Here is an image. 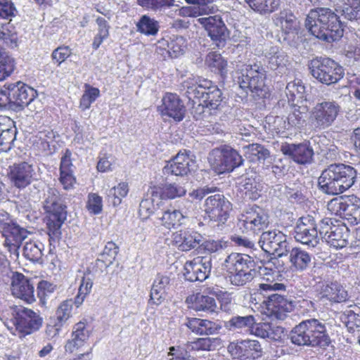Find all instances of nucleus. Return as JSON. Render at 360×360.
Here are the masks:
<instances>
[{
  "instance_id": "obj_1",
  "label": "nucleus",
  "mask_w": 360,
  "mask_h": 360,
  "mask_svg": "<svg viewBox=\"0 0 360 360\" xmlns=\"http://www.w3.org/2000/svg\"><path fill=\"white\" fill-rule=\"evenodd\" d=\"M305 25L312 35L328 43L340 39L343 35L339 17L328 8L311 10L307 16Z\"/></svg>"
},
{
  "instance_id": "obj_2",
  "label": "nucleus",
  "mask_w": 360,
  "mask_h": 360,
  "mask_svg": "<svg viewBox=\"0 0 360 360\" xmlns=\"http://www.w3.org/2000/svg\"><path fill=\"white\" fill-rule=\"evenodd\" d=\"M356 178V169L344 164H332L319 178L320 189L328 195H338L351 188Z\"/></svg>"
},
{
  "instance_id": "obj_3",
  "label": "nucleus",
  "mask_w": 360,
  "mask_h": 360,
  "mask_svg": "<svg viewBox=\"0 0 360 360\" xmlns=\"http://www.w3.org/2000/svg\"><path fill=\"white\" fill-rule=\"evenodd\" d=\"M3 316L8 329L20 338L38 330L43 322L39 314L22 306L10 307Z\"/></svg>"
},
{
  "instance_id": "obj_4",
  "label": "nucleus",
  "mask_w": 360,
  "mask_h": 360,
  "mask_svg": "<svg viewBox=\"0 0 360 360\" xmlns=\"http://www.w3.org/2000/svg\"><path fill=\"white\" fill-rule=\"evenodd\" d=\"M290 340L298 346L324 347L330 342L325 323L316 319L302 321L293 328Z\"/></svg>"
},
{
  "instance_id": "obj_5",
  "label": "nucleus",
  "mask_w": 360,
  "mask_h": 360,
  "mask_svg": "<svg viewBox=\"0 0 360 360\" xmlns=\"http://www.w3.org/2000/svg\"><path fill=\"white\" fill-rule=\"evenodd\" d=\"M66 206L63 203L58 191L49 188L45 194L44 209L47 215V228L51 238H58L60 228L67 217Z\"/></svg>"
},
{
  "instance_id": "obj_6",
  "label": "nucleus",
  "mask_w": 360,
  "mask_h": 360,
  "mask_svg": "<svg viewBox=\"0 0 360 360\" xmlns=\"http://www.w3.org/2000/svg\"><path fill=\"white\" fill-rule=\"evenodd\" d=\"M222 266L231 284L243 285L252 278L250 271L255 261L248 255L232 252L225 259Z\"/></svg>"
},
{
  "instance_id": "obj_7",
  "label": "nucleus",
  "mask_w": 360,
  "mask_h": 360,
  "mask_svg": "<svg viewBox=\"0 0 360 360\" xmlns=\"http://www.w3.org/2000/svg\"><path fill=\"white\" fill-rule=\"evenodd\" d=\"M311 75L319 82L330 85L339 82L344 76V70L329 58H316L309 63Z\"/></svg>"
},
{
  "instance_id": "obj_8",
  "label": "nucleus",
  "mask_w": 360,
  "mask_h": 360,
  "mask_svg": "<svg viewBox=\"0 0 360 360\" xmlns=\"http://www.w3.org/2000/svg\"><path fill=\"white\" fill-rule=\"evenodd\" d=\"M208 160L212 169L217 174L231 172L243 161L237 150L227 146L213 149L209 154Z\"/></svg>"
},
{
  "instance_id": "obj_9",
  "label": "nucleus",
  "mask_w": 360,
  "mask_h": 360,
  "mask_svg": "<svg viewBox=\"0 0 360 360\" xmlns=\"http://www.w3.org/2000/svg\"><path fill=\"white\" fill-rule=\"evenodd\" d=\"M269 216L258 206H252L245 210L239 217L237 226L247 234H256L268 226Z\"/></svg>"
},
{
  "instance_id": "obj_10",
  "label": "nucleus",
  "mask_w": 360,
  "mask_h": 360,
  "mask_svg": "<svg viewBox=\"0 0 360 360\" xmlns=\"http://www.w3.org/2000/svg\"><path fill=\"white\" fill-rule=\"evenodd\" d=\"M319 233L334 249H342L349 244V229L342 222L336 221L334 224L331 219L326 218L321 221Z\"/></svg>"
},
{
  "instance_id": "obj_11",
  "label": "nucleus",
  "mask_w": 360,
  "mask_h": 360,
  "mask_svg": "<svg viewBox=\"0 0 360 360\" xmlns=\"http://www.w3.org/2000/svg\"><path fill=\"white\" fill-rule=\"evenodd\" d=\"M238 83L241 89L258 93L264 86L265 70L257 64H243L239 69Z\"/></svg>"
},
{
  "instance_id": "obj_12",
  "label": "nucleus",
  "mask_w": 360,
  "mask_h": 360,
  "mask_svg": "<svg viewBox=\"0 0 360 360\" xmlns=\"http://www.w3.org/2000/svg\"><path fill=\"white\" fill-rule=\"evenodd\" d=\"M259 244L264 252L278 257L285 255L290 248L287 236L278 229L263 232Z\"/></svg>"
},
{
  "instance_id": "obj_13",
  "label": "nucleus",
  "mask_w": 360,
  "mask_h": 360,
  "mask_svg": "<svg viewBox=\"0 0 360 360\" xmlns=\"http://www.w3.org/2000/svg\"><path fill=\"white\" fill-rule=\"evenodd\" d=\"M341 110L340 105L335 101L318 103L312 108L311 118L316 127L326 129L333 124Z\"/></svg>"
},
{
  "instance_id": "obj_14",
  "label": "nucleus",
  "mask_w": 360,
  "mask_h": 360,
  "mask_svg": "<svg viewBox=\"0 0 360 360\" xmlns=\"http://www.w3.org/2000/svg\"><path fill=\"white\" fill-rule=\"evenodd\" d=\"M7 178L12 186L20 190L25 188L37 179L34 166L27 162L14 163L9 166Z\"/></svg>"
},
{
  "instance_id": "obj_15",
  "label": "nucleus",
  "mask_w": 360,
  "mask_h": 360,
  "mask_svg": "<svg viewBox=\"0 0 360 360\" xmlns=\"http://www.w3.org/2000/svg\"><path fill=\"white\" fill-rule=\"evenodd\" d=\"M281 269L280 261L276 258L271 259L260 266L259 273L265 282L259 284V289L264 291L284 290L285 285L276 282L282 276Z\"/></svg>"
},
{
  "instance_id": "obj_16",
  "label": "nucleus",
  "mask_w": 360,
  "mask_h": 360,
  "mask_svg": "<svg viewBox=\"0 0 360 360\" xmlns=\"http://www.w3.org/2000/svg\"><path fill=\"white\" fill-rule=\"evenodd\" d=\"M0 229L4 238V246L11 253L18 255L21 243L27 236V231L8 219L0 220Z\"/></svg>"
},
{
  "instance_id": "obj_17",
  "label": "nucleus",
  "mask_w": 360,
  "mask_h": 360,
  "mask_svg": "<svg viewBox=\"0 0 360 360\" xmlns=\"http://www.w3.org/2000/svg\"><path fill=\"white\" fill-rule=\"evenodd\" d=\"M294 237L302 244L316 246L319 237L314 217L309 215L300 217L295 227Z\"/></svg>"
},
{
  "instance_id": "obj_18",
  "label": "nucleus",
  "mask_w": 360,
  "mask_h": 360,
  "mask_svg": "<svg viewBox=\"0 0 360 360\" xmlns=\"http://www.w3.org/2000/svg\"><path fill=\"white\" fill-rule=\"evenodd\" d=\"M231 210V202L221 194L211 195L205 200V212L212 221L225 223Z\"/></svg>"
},
{
  "instance_id": "obj_19",
  "label": "nucleus",
  "mask_w": 360,
  "mask_h": 360,
  "mask_svg": "<svg viewBox=\"0 0 360 360\" xmlns=\"http://www.w3.org/2000/svg\"><path fill=\"white\" fill-rule=\"evenodd\" d=\"M184 275L186 280L203 281L208 278L212 269V258L210 255L198 256L184 264Z\"/></svg>"
},
{
  "instance_id": "obj_20",
  "label": "nucleus",
  "mask_w": 360,
  "mask_h": 360,
  "mask_svg": "<svg viewBox=\"0 0 360 360\" xmlns=\"http://www.w3.org/2000/svg\"><path fill=\"white\" fill-rule=\"evenodd\" d=\"M228 352L233 359L254 360L262 355V348L258 340H244L238 342H231Z\"/></svg>"
},
{
  "instance_id": "obj_21",
  "label": "nucleus",
  "mask_w": 360,
  "mask_h": 360,
  "mask_svg": "<svg viewBox=\"0 0 360 360\" xmlns=\"http://www.w3.org/2000/svg\"><path fill=\"white\" fill-rule=\"evenodd\" d=\"M158 111L162 116L172 118L176 122L181 121L185 115V106L179 96L176 94L166 93L162 98Z\"/></svg>"
},
{
  "instance_id": "obj_22",
  "label": "nucleus",
  "mask_w": 360,
  "mask_h": 360,
  "mask_svg": "<svg viewBox=\"0 0 360 360\" xmlns=\"http://www.w3.org/2000/svg\"><path fill=\"white\" fill-rule=\"evenodd\" d=\"M11 290L13 296L27 303L31 304L35 301L34 286L22 274L16 272L13 274Z\"/></svg>"
},
{
  "instance_id": "obj_23",
  "label": "nucleus",
  "mask_w": 360,
  "mask_h": 360,
  "mask_svg": "<svg viewBox=\"0 0 360 360\" xmlns=\"http://www.w3.org/2000/svg\"><path fill=\"white\" fill-rule=\"evenodd\" d=\"M263 303L266 306L267 315L279 320H284L287 313L292 309V303L277 293L268 295L267 300H264Z\"/></svg>"
},
{
  "instance_id": "obj_24",
  "label": "nucleus",
  "mask_w": 360,
  "mask_h": 360,
  "mask_svg": "<svg viewBox=\"0 0 360 360\" xmlns=\"http://www.w3.org/2000/svg\"><path fill=\"white\" fill-rule=\"evenodd\" d=\"M281 151L295 162L303 165L311 162L314 155V150L307 142L298 144L285 143L281 146Z\"/></svg>"
},
{
  "instance_id": "obj_25",
  "label": "nucleus",
  "mask_w": 360,
  "mask_h": 360,
  "mask_svg": "<svg viewBox=\"0 0 360 360\" xmlns=\"http://www.w3.org/2000/svg\"><path fill=\"white\" fill-rule=\"evenodd\" d=\"M200 91L196 98L199 100L200 105L210 109H217L222 101L221 90L210 80H203L200 85Z\"/></svg>"
},
{
  "instance_id": "obj_26",
  "label": "nucleus",
  "mask_w": 360,
  "mask_h": 360,
  "mask_svg": "<svg viewBox=\"0 0 360 360\" xmlns=\"http://www.w3.org/2000/svg\"><path fill=\"white\" fill-rule=\"evenodd\" d=\"M11 103L19 107L28 105L37 96V91L28 85L18 82L8 85Z\"/></svg>"
},
{
  "instance_id": "obj_27",
  "label": "nucleus",
  "mask_w": 360,
  "mask_h": 360,
  "mask_svg": "<svg viewBox=\"0 0 360 360\" xmlns=\"http://www.w3.org/2000/svg\"><path fill=\"white\" fill-rule=\"evenodd\" d=\"M193 165L194 161L186 151L179 152L164 167L163 172L165 174L184 176L187 174Z\"/></svg>"
},
{
  "instance_id": "obj_28",
  "label": "nucleus",
  "mask_w": 360,
  "mask_h": 360,
  "mask_svg": "<svg viewBox=\"0 0 360 360\" xmlns=\"http://www.w3.org/2000/svg\"><path fill=\"white\" fill-rule=\"evenodd\" d=\"M202 241V235L192 230H180L172 234V243L181 251L194 249Z\"/></svg>"
},
{
  "instance_id": "obj_29",
  "label": "nucleus",
  "mask_w": 360,
  "mask_h": 360,
  "mask_svg": "<svg viewBox=\"0 0 360 360\" xmlns=\"http://www.w3.org/2000/svg\"><path fill=\"white\" fill-rule=\"evenodd\" d=\"M213 41H224L227 37V29L219 15L209 16L198 19Z\"/></svg>"
},
{
  "instance_id": "obj_30",
  "label": "nucleus",
  "mask_w": 360,
  "mask_h": 360,
  "mask_svg": "<svg viewBox=\"0 0 360 360\" xmlns=\"http://www.w3.org/2000/svg\"><path fill=\"white\" fill-rule=\"evenodd\" d=\"M17 129L8 117H0V153L10 150L16 139Z\"/></svg>"
},
{
  "instance_id": "obj_31",
  "label": "nucleus",
  "mask_w": 360,
  "mask_h": 360,
  "mask_svg": "<svg viewBox=\"0 0 360 360\" xmlns=\"http://www.w3.org/2000/svg\"><path fill=\"white\" fill-rule=\"evenodd\" d=\"M90 331L86 328L85 323L80 321L74 326L72 338L65 345L66 352L70 353L84 345L89 339Z\"/></svg>"
},
{
  "instance_id": "obj_32",
  "label": "nucleus",
  "mask_w": 360,
  "mask_h": 360,
  "mask_svg": "<svg viewBox=\"0 0 360 360\" xmlns=\"http://www.w3.org/2000/svg\"><path fill=\"white\" fill-rule=\"evenodd\" d=\"M264 54L271 70L283 68L289 63L287 54L278 46H267Z\"/></svg>"
},
{
  "instance_id": "obj_33",
  "label": "nucleus",
  "mask_w": 360,
  "mask_h": 360,
  "mask_svg": "<svg viewBox=\"0 0 360 360\" xmlns=\"http://www.w3.org/2000/svg\"><path fill=\"white\" fill-rule=\"evenodd\" d=\"M274 25L284 34L296 32L297 22L295 16L286 11H282L273 17Z\"/></svg>"
},
{
  "instance_id": "obj_34",
  "label": "nucleus",
  "mask_w": 360,
  "mask_h": 360,
  "mask_svg": "<svg viewBox=\"0 0 360 360\" xmlns=\"http://www.w3.org/2000/svg\"><path fill=\"white\" fill-rule=\"evenodd\" d=\"M186 326L194 333L199 335H209L217 333L221 327L209 320L198 318L189 319Z\"/></svg>"
},
{
  "instance_id": "obj_35",
  "label": "nucleus",
  "mask_w": 360,
  "mask_h": 360,
  "mask_svg": "<svg viewBox=\"0 0 360 360\" xmlns=\"http://www.w3.org/2000/svg\"><path fill=\"white\" fill-rule=\"evenodd\" d=\"M170 279L167 276L158 275L155 278L150 294V303L158 305L166 297V290L169 285Z\"/></svg>"
},
{
  "instance_id": "obj_36",
  "label": "nucleus",
  "mask_w": 360,
  "mask_h": 360,
  "mask_svg": "<svg viewBox=\"0 0 360 360\" xmlns=\"http://www.w3.org/2000/svg\"><path fill=\"white\" fill-rule=\"evenodd\" d=\"M186 302L191 304V308L200 311L214 312L217 308L215 299L201 293L193 295L186 299Z\"/></svg>"
},
{
  "instance_id": "obj_37",
  "label": "nucleus",
  "mask_w": 360,
  "mask_h": 360,
  "mask_svg": "<svg viewBox=\"0 0 360 360\" xmlns=\"http://www.w3.org/2000/svg\"><path fill=\"white\" fill-rule=\"evenodd\" d=\"M289 262L290 266L295 271H302L305 270L311 262V255L300 248H294L289 250Z\"/></svg>"
},
{
  "instance_id": "obj_38",
  "label": "nucleus",
  "mask_w": 360,
  "mask_h": 360,
  "mask_svg": "<svg viewBox=\"0 0 360 360\" xmlns=\"http://www.w3.org/2000/svg\"><path fill=\"white\" fill-rule=\"evenodd\" d=\"M192 5L184 6L180 9V13L184 16L197 17L202 15L214 13L217 11L216 6L212 3L207 2H190Z\"/></svg>"
},
{
  "instance_id": "obj_39",
  "label": "nucleus",
  "mask_w": 360,
  "mask_h": 360,
  "mask_svg": "<svg viewBox=\"0 0 360 360\" xmlns=\"http://www.w3.org/2000/svg\"><path fill=\"white\" fill-rule=\"evenodd\" d=\"M186 193V188L176 183H167L154 190V194L163 200H172L184 196Z\"/></svg>"
},
{
  "instance_id": "obj_40",
  "label": "nucleus",
  "mask_w": 360,
  "mask_h": 360,
  "mask_svg": "<svg viewBox=\"0 0 360 360\" xmlns=\"http://www.w3.org/2000/svg\"><path fill=\"white\" fill-rule=\"evenodd\" d=\"M338 11L350 21H360V0H340Z\"/></svg>"
},
{
  "instance_id": "obj_41",
  "label": "nucleus",
  "mask_w": 360,
  "mask_h": 360,
  "mask_svg": "<svg viewBox=\"0 0 360 360\" xmlns=\"http://www.w3.org/2000/svg\"><path fill=\"white\" fill-rule=\"evenodd\" d=\"M320 293L323 297L334 302H343L347 297V291L336 282L323 284Z\"/></svg>"
},
{
  "instance_id": "obj_42",
  "label": "nucleus",
  "mask_w": 360,
  "mask_h": 360,
  "mask_svg": "<svg viewBox=\"0 0 360 360\" xmlns=\"http://www.w3.org/2000/svg\"><path fill=\"white\" fill-rule=\"evenodd\" d=\"M167 47V53L171 58H176L182 55L186 49V40L182 37H176L168 41L164 39L158 41L157 50Z\"/></svg>"
},
{
  "instance_id": "obj_43",
  "label": "nucleus",
  "mask_w": 360,
  "mask_h": 360,
  "mask_svg": "<svg viewBox=\"0 0 360 360\" xmlns=\"http://www.w3.org/2000/svg\"><path fill=\"white\" fill-rule=\"evenodd\" d=\"M186 216L180 210L168 209L165 210L162 216L158 218L161 225L166 229H176L183 224Z\"/></svg>"
},
{
  "instance_id": "obj_44",
  "label": "nucleus",
  "mask_w": 360,
  "mask_h": 360,
  "mask_svg": "<svg viewBox=\"0 0 360 360\" xmlns=\"http://www.w3.org/2000/svg\"><path fill=\"white\" fill-rule=\"evenodd\" d=\"M344 218L353 224H360V198L356 195H347Z\"/></svg>"
},
{
  "instance_id": "obj_45",
  "label": "nucleus",
  "mask_w": 360,
  "mask_h": 360,
  "mask_svg": "<svg viewBox=\"0 0 360 360\" xmlns=\"http://www.w3.org/2000/svg\"><path fill=\"white\" fill-rule=\"evenodd\" d=\"M248 6L262 15L274 12L280 6V0H244Z\"/></svg>"
},
{
  "instance_id": "obj_46",
  "label": "nucleus",
  "mask_w": 360,
  "mask_h": 360,
  "mask_svg": "<svg viewBox=\"0 0 360 360\" xmlns=\"http://www.w3.org/2000/svg\"><path fill=\"white\" fill-rule=\"evenodd\" d=\"M136 30L146 36H155L158 34L160 25L158 21L148 15H143L136 23Z\"/></svg>"
},
{
  "instance_id": "obj_47",
  "label": "nucleus",
  "mask_w": 360,
  "mask_h": 360,
  "mask_svg": "<svg viewBox=\"0 0 360 360\" xmlns=\"http://www.w3.org/2000/svg\"><path fill=\"white\" fill-rule=\"evenodd\" d=\"M243 186L246 197L251 200L257 199L263 188L259 176L255 174L245 178Z\"/></svg>"
},
{
  "instance_id": "obj_48",
  "label": "nucleus",
  "mask_w": 360,
  "mask_h": 360,
  "mask_svg": "<svg viewBox=\"0 0 360 360\" xmlns=\"http://www.w3.org/2000/svg\"><path fill=\"white\" fill-rule=\"evenodd\" d=\"M44 245L38 240H30L26 242L23 246V255L27 259L32 262L41 261Z\"/></svg>"
},
{
  "instance_id": "obj_49",
  "label": "nucleus",
  "mask_w": 360,
  "mask_h": 360,
  "mask_svg": "<svg viewBox=\"0 0 360 360\" xmlns=\"http://www.w3.org/2000/svg\"><path fill=\"white\" fill-rule=\"evenodd\" d=\"M205 63L212 72H217L221 76L227 73V61L217 52H211L206 56Z\"/></svg>"
},
{
  "instance_id": "obj_50",
  "label": "nucleus",
  "mask_w": 360,
  "mask_h": 360,
  "mask_svg": "<svg viewBox=\"0 0 360 360\" xmlns=\"http://www.w3.org/2000/svg\"><path fill=\"white\" fill-rule=\"evenodd\" d=\"M15 60L0 46V82L11 75L15 68Z\"/></svg>"
},
{
  "instance_id": "obj_51",
  "label": "nucleus",
  "mask_w": 360,
  "mask_h": 360,
  "mask_svg": "<svg viewBox=\"0 0 360 360\" xmlns=\"http://www.w3.org/2000/svg\"><path fill=\"white\" fill-rule=\"evenodd\" d=\"M93 286V276L89 273H84L82 277L78 292L75 298V304L79 307L84 301L85 297L91 292Z\"/></svg>"
},
{
  "instance_id": "obj_52",
  "label": "nucleus",
  "mask_w": 360,
  "mask_h": 360,
  "mask_svg": "<svg viewBox=\"0 0 360 360\" xmlns=\"http://www.w3.org/2000/svg\"><path fill=\"white\" fill-rule=\"evenodd\" d=\"M0 39L10 49H15L18 46V33L10 23L2 26L0 30Z\"/></svg>"
},
{
  "instance_id": "obj_53",
  "label": "nucleus",
  "mask_w": 360,
  "mask_h": 360,
  "mask_svg": "<svg viewBox=\"0 0 360 360\" xmlns=\"http://www.w3.org/2000/svg\"><path fill=\"white\" fill-rule=\"evenodd\" d=\"M153 194L154 191H153L151 196L143 198L140 202L139 213L143 219H147L151 214L155 213L159 207V202H155V198H158L159 196Z\"/></svg>"
},
{
  "instance_id": "obj_54",
  "label": "nucleus",
  "mask_w": 360,
  "mask_h": 360,
  "mask_svg": "<svg viewBox=\"0 0 360 360\" xmlns=\"http://www.w3.org/2000/svg\"><path fill=\"white\" fill-rule=\"evenodd\" d=\"M84 88V93L79 101V108L83 111L89 109L91 105L100 96V90L98 88L89 84H85Z\"/></svg>"
},
{
  "instance_id": "obj_55",
  "label": "nucleus",
  "mask_w": 360,
  "mask_h": 360,
  "mask_svg": "<svg viewBox=\"0 0 360 360\" xmlns=\"http://www.w3.org/2000/svg\"><path fill=\"white\" fill-rule=\"evenodd\" d=\"M245 156L251 162L265 160L269 155L268 150L257 143H253L244 147Z\"/></svg>"
},
{
  "instance_id": "obj_56",
  "label": "nucleus",
  "mask_w": 360,
  "mask_h": 360,
  "mask_svg": "<svg viewBox=\"0 0 360 360\" xmlns=\"http://www.w3.org/2000/svg\"><path fill=\"white\" fill-rule=\"evenodd\" d=\"M96 22L98 25L97 33L92 42V48L94 50H97L103 41L109 37L110 30V25L104 18L98 17Z\"/></svg>"
},
{
  "instance_id": "obj_57",
  "label": "nucleus",
  "mask_w": 360,
  "mask_h": 360,
  "mask_svg": "<svg viewBox=\"0 0 360 360\" xmlns=\"http://www.w3.org/2000/svg\"><path fill=\"white\" fill-rule=\"evenodd\" d=\"M174 0H136V4L148 11L158 12L174 6Z\"/></svg>"
},
{
  "instance_id": "obj_58",
  "label": "nucleus",
  "mask_w": 360,
  "mask_h": 360,
  "mask_svg": "<svg viewBox=\"0 0 360 360\" xmlns=\"http://www.w3.org/2000/svg\"><path fill=\"white\" fill-rule=\"evenodd\" d=\"M305 91V87L300 79L288 83L285 88V94L289 101L294 102L297 98L302 99Z\"/></svg>"
},
{
  "instance_id": "obj_59",
  "label": "nucleus",
  "mask_w": 360,
  "mask_h": 360,
  "mask_svg": "<svg viewBox=\"0 0 360 360\" xmlns=\"http://www.w3.org/2000/svg\"><path fill=\"white\" fill-rule=\"evenodd\" d=\"M304 114V112L300 110V108L293 107L287 117V122H284L283 128L287 130L292 128H300L305 122Z\"/></svg>"
},
{
  "instance_id": "obj_60",
  "label": "nucleus",
  "mask_w": 360,
  "mask_h": 360,
  "mask_svg": "<svg viewBox=\"0 0 360 360\" xmlns=\"http://www.w3.org/2000/svg\"><path fill=\"white\" fill-rule=\"evenodd\" d=\"M217 340L216 338H200L192 342H188L186 347L190 352L192 351H210L213 344Z\"/></svg>"
},
{
  "instance_id": "obj_61",
  "label": "nucleus",
  "mask_w": 360,
  "mask_h": 360,
  "mask_svg": "<svg viewBox=\"0 0 360 360\" xmlns=\"http://www.w3.org/2000/svg\"><path fill=\"white\" fill-rule=\"evenodd\" d=\"M129 193L128 184L120 182L117 186L112 187L108 195L112 198V202L114 206L121 204L122 200Z\"/></svg>"
},
{
  "instance_id": "obj_62",
  "label": "nucleus",
  "mask_w": 360,
  "mask_h": 360,
  "mask_svg": "<svg viewBox=\"0 0 360 360\" xmlns=\"http://www.w3.org/2000/svg\"><path fill=\"white\" fill-rule=\"evenodd\" d=\"M203 80L198 79L195 77H188L183 82L182 86L186 89V93L189 99L196 98L198 95L202 94L200 89Z\"/></svg>"
},
{
  "instance_id": "obj_63",
  "label": "nucleus",
  "mask_w": 360,
  "mask_h": 360,
  "mask_svg": "<svg viewBox=\"0 0 360 360\" xmlns=\"http://www.w3.org/2000/svg\"><path fill=\"white\" fill-rule=\"evenodd\" d=\"M73 302L72 300L63 301L57 308L56 316L60 325L65 323L71 316Z\"/></svg>"
},
{
  "instance_id": "obj_64",
  "label": "nucleus",
  "mask_w": 360,
  "mask_h": 360,
  "mask_svg": "<svg viewBox=\"0 0 360 360\" xmlns=\"http://www.w3.org/2000/svg\"><path fill=\"white\" fill-rule=\"evenodd\" d=\"M347 195H343L335 198L330 200L327 205L328 210L334 215L340 216L344 218L346 207V198Z\"/></svg>"
}]
</instances>
